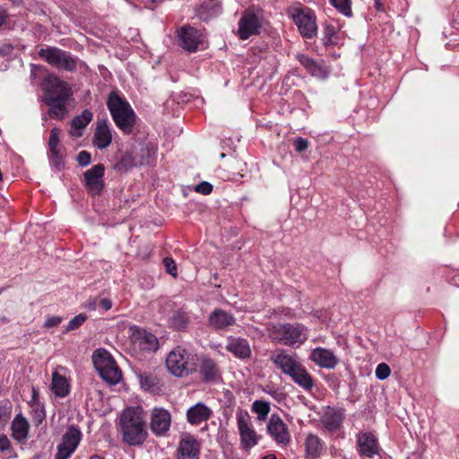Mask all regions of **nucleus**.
Listing matches in <instances>:
<instances>
[{
  "label": "nucleus",
  "mask_w": 459,
  "mask_h": 459,
  "mask_svg": "<svg viewBox=\"0 0 459 459\" xmlns=\"http://www.w3.org/2000/svg\"><path fill=\"white\" fill-rule=\"evenodd\" d=\"M33 402H39V393L34 387L32 388V397L30 402V405H31V403H33Z\"/></svg>",
  "instance_id": "obj_56"
},
{
  "label": "nucleus",
  "mask_w": 459,
  "mask_h": 459,
  "mask_svg": "<svg viewBox=\"0 0 459 459\" xmlns=\"http://www.w3.org/2000/svg\"><path fill=\"white\" fill-rule=\"evenodd\" d=\"M212 415V411L205 404L198 403L187 410L186 417L189 423L198 425L206 421Z\"/></svg>",
  "instance_id": "obj_25"
},
{
  "label": "nucleus",
  "mask_w": 459,
  "mask_h": 459,
  "mask_svg": "<svg viewBox=\"0 0 459 459\" xmlns=\"http://www.w3.org/2000/svg\"><path fill=\"white\" fill-rule=\"evenodd\" d=\"M88 316L85 314H79L71 319L65 330V333L78 329L86 320Z\"/></svg>",
  "instance_id": "obj_43"
},
{
  "label": "nucleus",
  "mask_w": 459,
  "mask_h": 459,
  "mask_svg": "<svg viewBox=\"0 0 459 459\" xmlns=\"http://www.w3.org/2000/svg\"><path fill=\"white\" fill-rule=\"evenodd\" d=\"M297 59L312 76L319 79H325L328 77L330 73L329 69L323 65L316 63L309 56L299 54L297 55Z\"/></svg>",
  "instance_id": "obj_24"
},
{
  "label": "nucleus",
  "mask_w": 459,
  "mask_h": 459,
  "mask_svg": "<svg viewBox=\"0 0 459 459\" xmlns=\"http://www.w3.org/2000/svg\"><path fill=\"white\" fill-rule=\"evenodd\" d=\"M134 167L138 166L134 159V154L130 151L126 152L120 157V159L114 165V169L120 173H125Z\"/></svg>",
  "instance_id": "obj_36"
},
{
  "label": "nucleus",
  "mask_w": 459,
  "mask_h": 459,
  "mask_svg": "<svg viewBox=\"0 0 459 459\" xmlns=\"http://www.w3.org/2000/svg\"><path fill=\"white\" fill-rule=\"evenodd\" d=\"M289 14L294 21L298 29H317L316 15L307 7H291Z\"/></svg>",
  "instance_id": "obj_15"
},
{
  "label": "nucleus",
  "mask_w": 459,
  "mask_h": 459,
  "mask_svg": "<svg viewBox=\"0 0 459 459\" xmlns=\"http://www.w3.org/2000/svg\"><path fill=\"white\" fill-rule=\"evenodd\" d=\"M180 29L185 30V29H192V28H191V27H189V26H183V27H181Z\"/></svg>",
  "instance_id": "obj_64"
},
{
  "label": "nucleus",
  "mask_w": 459,
  "mask_h": 459,
  "mask_svg": "<svg viewBox=\"0 0 459 459\" xmlns=\"http://www.w3.org/2000/svg\"><path fill=\"white\" fill-rule=\"evenodd\" d=\"M29 423L22 415L18 414L12 422L13 437L19 442H23L28 437Z\"/></svg>",
  "instance_id": "obj_30"
},
{
  "label": "nucleus",
  "mask_w": 459,
  "mask_h": 459,
  "mask_svg": "<svg viewBox=\"0 0 459 459\" xmlns=\"http://www.w3.org/2000/svg\"><path fill=\"white\" fill-rule=\"evenodd\" d=\"M39 56L57 69L71 72L74 71L77 67V59L66 51L57 48H41Z\"/></svg>",
  "instance_id": "obj_6"
},
{
  "label": "nucleus",
  "mask_w": 459,
  "mask_h": 459,
  "mask_svg": "<svg viewBox=\"0 0 459 459\" xmlns=\"http://www.w3.org/2000/svg\"><path fill=\"white\" fill-rule=\"evenodd\" d=\"M289 377L293 380L294 383L299 385L306 391H311L314 386V381L311 375L307 372L302 364L294 369V371H292Z\"/></svg>",
  "instance_id": "obj_26"
},
{
  "label": "nucleus",
  "mask_w": 459,
  "mask_h": 459,
  "mask_svg": "<svg viewBox=\"0 0 459 459\" xmlns=\"http://www.w3.org/2000/svg\"><path fill=\"white\" fill-rule=\"evenodd\" d=\"M357 444L359 453L361 455L372 458L375 455H378V443L374 434L370 432L359 433Z\"/></svg>",
  "instance_id": "obj_19"
},
{
  "label": "nucleus",
  "mask_w": 459,
  "mask_h": 459,
  "mask_svg": "<svg viewBox=\"0 0 459 459\" xmlns=\"http://www.w3.org/2000/svg\"><path fill=\"white\" fill-rule=\"evenodd\" d=\"M152 1V4H148V8L153 10L156 6L157 4L160 3L161 0H151Z\"/></svg>",
  "instance_id": "obj_59"
},
{
  "label": "nucleus",
  "mask_w": 459,
  "mask_h": 459,
  "mask_svg": "<svg viewBox=\"0 0 459 459\" xmlns=\"http://www.w3.org/2000/svg\"><path fill=\"white\" fill-rule=\"evenodd\" d=\"M294 146H295V150L296 152H302L304 151H306L308 147V141L305 138H302V137H298L295 141H294Z\"/></svg>",
  "instance_id": "obj_48"
},
{
  "label": "nucleus",
  "mask_w": 459,
  "mask_h": 459,
  "mask_svg": "<svg viewBox=\"0 0 459 459\" xmlns=\"http://www.w3.org/2000/svg\"><path fill=\"white\" fill-rule=\"evenodd\" d=\"M268 26L264 11L257 5L248 6L238 22V29H262Z\"/></svg>",
  "instance_id": "obj_11"
},
{
  "label": "nucleus",
  "mask_w": 459,
  "mask_h": 459,
  "mask_svg": "<svg viewBox=\"0 0 459 459\" xmlns=\"http://www.w3.org/2000/svg\"><path fill=\"white\" fill-rule=\"evenodd\" d=\"M143 409L139 406L126 408L120 417V431L123 440L129 446L142 445L147 438Z\"/></svg>",
  "instance_id": "obj_1"
},
{
  "label": "nucleus",
  "mask_w": 459,
  "mask_h": 459,
  "mask_svg": "<svg viewBox=\"0 0 459 459\" xmlns=\"http://www.w3.org/2000/svg\"><path fill=\"white\" fill-rule=\"evenodd\" d=\"M236 324L234 316L221 308H215L208 316V326L218 331Z\"/></svg>",
  "instance_id": "obj_20"
},
{
  "label": "nucleus",
  "mask_w": 459,
  "mask_h": 459,
  "mask_svg": "<svg viewBox=\"0 0 459 459\" xmlns=\"http://www.w3.org/2000/svg\"><path fill=\"white\" fill-rule=\"evenodd\" d=\"M11 448V442L6 435L0 433V452L4 453Z\"/></svg>",
  "instance_id": "obj_49"
},
{
  "label": "nucleus",
  "mask_w": 459,
  "mask_h": 459,
  "mask_svg": "<svg viewBox=\"0 0 459 459\" xmlns=\"http://www.w3.org/2000/svg\"><path fill=\"white\" fill-rule=\"evenodd\" d=\"M82 437L80 429L70 425L62 437V442L57 446L55 459H68L78 447Z\"/></svg>",
  "instance_id": "obj_8"
},
{
  "label": "nucleus",
  "mask_w": 459,
  "mask_h": 459,
  "mask_svg": "<svg viewBox=\"0 0 459 459\" xmlns=\"http://www.w3.org/2000/svg\"><path fill=\"white\" fill-rule=\"evenodd\" d=\"M226 348L229 351L240 359H247L251 355V349L246 339L231 338L229 340Z\"/></svg>",
  "instance_id": "obj_27"
},
{
  "label": "nucleus",
  "mask_w": 459,
  "mask_h": 459,
  "mask_svg": "<svg viewBox=\"0 0 459 459\" xmlns=\"http://www.w3.org/2000/svg\"><path fill=\"white\" fill-rule=\"evenodd\" d=\"M196 355L186 352L181 347L171 351L166 359L168 369L176 377L187 376L197 368Z\"/></svg>",
  "instance_id": "obj_4"
},
{
  "label": "nucleus",
  "mask_w": 459,
  "mask_h": 459,
  "mask_svg": "<svg viewBox=\"0 0 459 459\" xmlns=\"http://www.w3.org/2000/svg\"><path fill=\"white\" fill-rule=\"evenodd\" d=\"M252 410L257 413L259 420H264L270 412V404L267 402L256 400L252 404Z\"/></svg>",
  "instance_id": "obj_40"
},
{
  "label": "nucleus",
  "mask_w": 459,
  "mask_h": 459,
  "mask_svg": "<svg viewBox=\"0 0 459 459\" xmlns=\"http://www.w3.org/2000/svg\"><path fill=\"white\" fill-rule=\"evenodd\" d=\"M250 416L247 411L239 410L237 412L238 429L240 435L241 446L249 450L257 444L258 437L255 431L250 427Z\"/></svg>",
  "instance_id": "obj_9"
},
{
  "label": "nucleus",
  "mask_w": 459,
  "mask_h": 459,
  "mask_svg": "<svg viewBox=\"0 0 459 459\" xmlns=\"http://www.w3.org/2000/svg\"><path fill=\"white\" fill-rule=\"evenodd\" d=\"M42 87L45 92L44 100L48 101L69 100L73 94L68 83L54 74H49L44 79Z\"/></svg>",
  "instance_id": "obj_7"
},
{
  "label": "nucleus",
  "mask_w": 459,
  "mask_h": 459,
  "mask_svg": "<svg viewBox=\"0 0 459 459\" xmlns=\"http://www.w3.org/2000/svg\"><path fill=\"white\" fill-rule=\"evenodd\" d=\"M163 264L166 268V272L172 275L173 277H177L178 269L175 261L171 257H165L163 259Z\"/></svg>",
  "instance_id": "obj_45"
},
{
  "label": "nucleus",
  "mask_w": 459,
  "mask_h": 459,
  "mask_svg": "<svg viewBox=\"0 0 459 459\" xmlns=\"http://www.w3.org/2000/svg\"><path fill=\"white\" fill-rule=\"evenodd\" d=\"M310 359L320 368H334L339 363L333 351L324 348H316L310 354Z\"/></svg>",
  "instance_id": "obj_22"
},
{
  "label": "nucleus",
  "mask_w": 459,
  "mask_h": 459,
  "mask_svg": "<svg viewBox=\"0 0 459 459\" xmlns=\"http://www.w3.org/2000/svg\"><path fill=\"white\" fill-rule=\"evenodd\" d=\"M304 39H311L316 36L317 30H299Z\"/></svg>",
  "instance_id": "obj_55"
},
{
  "label": "nucleus",
  "mask_w": 459,
  "mask_h": 459,
  "mask_svg": "<svg viewBox=\"0 0 459 459\" xmlns=\"http://www.w3.org/2000/svg\"><path fill=\"white\" fill-rule=\"evenodd\" d=\"M271 360L283 374L289 376L301 362L296 356L289 354L285 350H278L271 356Z\"/></svg>",
  "instance_id": "obj_16"
},
{
  "label": "nucleus",
  "mask_w": 459,
  "mask_h": 459,
  "mask_svg": "<svg viewBox=\"0 0 459 459\" xmlns=\"http://www.w3.org/2000/svg\"><path fill=\"white\" fill-rule=\"evenodd\" d=\"M267 331L273 342L287 346L304 343L307 339V328L300 324H270Z\"/></svg>",
  "instance_id": "obj_3"
},
{
  "label": "nucleus",
  "mask_w": 459,
  "mask_h": 459,
  "mask_svg": "<svg viewBox=\"0 0 459 459\" xmlns=\"http://www.w3.org/2000/svg\"><path fill=\"white\" fill-rule=\"evenodd\" d=\"M92 117L93 114L89 109H84L82 114L74 117L71 121V135L74 137L82 136V134L81 130L89 125V123L92 120Z\"/></svg>",
  "instance_id": "obj_29"
},
{
  "label": "nucleus",
  "mask_w": 459,
  "mask_h": 459,
  "mask_svg": "<svg viewBox=\"0 0 459 459\" xmlns=\"http://www.w3.org/2000/svg\"><path fill=\"white\" fill-rule=\"evenodd\" d=\"M200 444L197 439L191 436H185L179 442L178 447V459H199Z\"/></svg>",
  "instance_id": "obj_18"
},
{
  "label": "nucleus",
  "mask_w": 459,
  "mask_h": 459,
  "mask_svg": "<svg viewBox=\"0 0 459 459\" xmlns=\"http://www.w3.org/2000/svg\"><path fill=\"white\" fill-rule=\"evenodd\" d=\"M131 152L137 166H144L151 164L156 150L150 143H139Z\"/></svg>",
  "instance_id": "obj_23"
},
{
  "label": "nucleus",
  "mask_w": 459,
  "mask_h": 459,
  "mask_svg": "<svg viewBox=\"0 0 459 459\" xmlns=\"http://www.w3.org/2000/svg\"><path fill=\"white\" fill-rule=\"evenodd\" d=\"M12 411V403L9 400L0 401V425L5 424L10 417Z\"/></svg>",
  "instance_id": "obj_41"
},
{
  "label": "nucleus",
  "mask_w": 459,
  "mask_h": 459,
  "mask_svg": "<svg viewBox=\"0 0 459 459\" xmlns=\"http://www.w3.org/2000/svg\"><path fill=\"white\" fill-rule=\"evenodd\" d=\"M99 306L105 311L112 307V301L109 299L103 298L100 300Z\"/></svg>",
  "instance_id": "obj_54"
},
{
  "label": "nucleus",
  "mask_w": 459,
  "mask_h": 459,
  "mask_svg": "<svg viewBox=\"0 0 459 459\" xmlns=\"http://www.w3.org/2000/svg\"><path fill=\"white\" fill-rule=\"evenodd\" d=\"M92 362L101 378L110 385H116L122 378V372L114 359L105 350L95 351Z\"/></svg>",
  "instance_id": "obj_5"
},
{
  "label": "nucleus",
  "mask_w": 459,
  "mask_h": 459,
  "mask_svg": "<svg viewBox=\"0 0 459 459\" xmlns=\"http://www.w3.org/2000/svg\"><path fill=\"white\" fill-rule=\"evenodd\" d=\"M90 308L95 309V308H96V306H95L94 304H91V305H90Z\"/></svg>",
  "instance_id": "obj_63"
},
{
  "label": "nucleus",
  "mask_w": 459,
  "mask_h": 459,
  "mask_svg": "<svg viewBox=\"0 0 459 459\" xmlns=\"http://www.w3.org/2000/svg\"><path fill=\"white\" fill-rule=\"evenodd\" d=\"M60 130L56 127H54L50 131V136L48 140V147H49V162L50 164L58 171H61L65 169V150L60 144L59 139Z\"/></svg>",
  "instance_id": "obj_12"
},
{
  "label": "nucleus",
  "mask_w": 459,
  "mask_h": 459,
  "mask_svg": "<svg viewBox=\"0 0 459 459\" xmlns=\"http://www.w3.org/2000/svg\"><path fill=\"white\" fill-rule=\"evenodd\" d=\"M51 389L56 396L65 397L69 393V385L65 377L57 372L52 375Z\"/></svg>",
  "instance_id": "obj_33"
},
{
  "label": "nucleus",
  "mask_w": 459,
  "mask_h": 459,
  "mask_svg": "<svg viewBox=\"0 0 459 459\" xmlns=\"http://www.w3.org/2000/svg\"><path fill=\"white\" fill-rule=\"evenodd\" d=\"M343 418V410L328 409L322 422L327 429L335 430L341 427Z\"/></svg>",
  "instance_id": "obj_31"
},
{
  "label": "nucleus",
  "mask_w": 459,
  "mask_h": 459,
  "mask_svg": "<svg viewBox=\"0 0 459 459\" xmlns=\"http://www.w3.org/2000/svg\"><path fill=\"white\" fill-rule=\"evenodd\" d=\"M305 446L307 454L315 458L321 454L323 443L317 436L309 434L306 438Z\"/></svg>",
  "instance_id": "obj_35"
},
{
  "label": "nucleus",
  "mask_w": 459,
  "mask_h": 459,
  "mask_svg": "<svg viewBox=\"0 0 459 459\" xmlns=\"http://www.w3.org/2000/svg\"><path fill=\"white\" fill-rule=\"evenodd\" d=\"M195 15L199 20H202L204 22H208L210 19L208 10L204 6H200L195 10Z\"/></svg>",
  "instance_id": "obj_50"
},
{
  "label": "nucleus",
  "mask_w": 459,
  "mask_h": 459,
  "mask_svg": "<svg viewBox=\"0 0 459 459\" xmlns=\"http://www.w3.org/2000/svg\"><path fill=\"white\" fill-rule=\"evenodd\" d=\"M90 459H104L103 457H101L100 455H93L90 457Z\"/></svg>",
  "instance_id": "obj_60"
},
{
  "label": "nucleus",
  "mask_w": 459,
  "mask_h": 459,
  "mask_svg": "<svg viewBox=\"0 0 459 459\" xmlns=\"http://www.w3.org/2000/svg\"><path fill=\"white\" fill-rule=\"evenodd\" d=\"M212 185L209 182H206V181H203L201 182L200 184H198L196 186H195V191L200 193V194H203V195H209L212 193Z\"/></svg>",
  "instance_id": "obj_47"
},
{
  "label": "nucleus",
  "mask_w": 459,
  "mask_h": 459,
  "mask_svg": "<svg viewBox=\"0 0 459 459\" xmlns=\"http://www.w3.org/2000/svg\"><path fill=\"white\" fill-rule=\"evenodd\" d=\"M6 19V13L4 9L0 7V26H2Z\"/></svg>",
  "instance_id": "obj_57"
},
{
  "label": "nucleus",
  "mask_w": 459,
  "mask_h": 459,
  "mask_svg": "<svg viewBox=\"0 0 459 459\" xmlns=\"http://www.w3.org/2000/svg\"><path fill=\"white\" fill-rule=\"evenodd\" d=\"M200 377L203 381L209 382L215 379L218 375L216 363L211 359H204L200 364Z\"/></svg>",
  "instance_id": "obj_32"
},
{
  "label": "nucleus",
  "mask_w": 459,
  "mask_h": 459,
  "mask_svg": "<svg viewBox=\"0 0 459 459\" xmlns=\"http://www.w3.org/2000/svg\"><path fill=\"white\" fill-rule=\"evenodd\" d=\"M336 39H337L336 31L330 30V33H328V35H326L324 38V44L325 45H333L336 43Z\"/></svg>",
  "instance_id": "obj_52"
},
{
  "label": "nucleus",
  "mask_w": 459,
  "mask_h": 459,
  "mask_svg": "<svg viewBox=\"0 0 459 459\" xmlns=\"http://www.w3.org/2000/svg\"><path fill=\"white\" fill-rule=\"evenodd\" d=\"M134 338L139 347L143 351H154L159 347L157 337L145 330H137Z\"/></svg>",
  "instance_id": "obj_28"
},
{
  "label": "nucleus",
  "mask_w": 459,
  "mask_h": 459,
  "mask_svg": "<svg viewBox=\"0 0 459 459\" xmlns=\"http://www.w3.org/2000/svg\"><path fill=\"white\" fill-rule=\"evenodd\" d=\"M12 48H13L10 45L4 46L2 48H0V53L2 55H7L11 52Z\"/></svg>",
  "instance_id": "obj_58"
},
{
  "label": "nucleus",
  "mask_w": 459,
  "mask_h": 459,
  "mask_svg": "<svg viewBox=\"0 0 459 459\" xmlns=\"http://www.w3.org/2000/svg\"><path fill=\"white\" fill-rule=\"evenodd\" d=\"M76 160L82 167L88 166L91 162V155L87 151H81L77 155Z\"/></svg>",
  "instance_id": "obj_46"
},
{
  "label": "nucleus",
  "mask_w": 459,
  "mask_h": 459,
  "mask_svg": "<svg viewBox=\"0 0 459 459\" xmlns=\"http://www.w3.org/2000/svg\"><path fill=\"white\" fill-rule=\"evenodd\" d=\"M267 431L278 445L288 446L290 442V434L287 425L277 415L273 414L267 424Z\"/></svg>",
  "instance_id": "obj_13"
},
{
  "label": "nucleus",
  "mask_w": 459,
  "mask_h": 459,
  "mask_svg": "<svg viewBox=\"0 0 459 459\" xmlns=\"http://www.w3.org/2000/svg\"><path fill=\"white\" fill-rule=\"evenodd\" d=\"M141 386L147 391H155L159 387V378L151 373H142L139 375Z\"/></svg>",
  "instance_id": "obj_38"
},
{
  "label": "nucleus",
  "mask_w": 459,
  "mask_h": 459,
  "mask_svg": "<svg viewBox=\"0 0 459 459\" xmlns=\"http://www.w3.org/2000/svg\"><path fill=\"white\" fill-rule=\"evenodd\" d=\"M381 5L382 4H381L380 1L379 0H376V7H377V10H380Z\"/></svg>",
  "instance_id": "obj_61"
},
{
  "label": "nucleus",
  "mask_w": 459,
  "mask_h": 459,
  "mask_svg": "<svg viewBox=\"0 0 459 459\" xmlns=\"http://www.w3.org/2000/svg\"><path fill=\"white\" fill-rule=\"evenodd\" d=\"M189 322L188 315L183 311H177L169 319L170 327L177 331L186 330Z\"/></svg>",
  "instance_id": "obj_37"
},
{
  "label": "nucleus",
  "mask_w": 459,
  "mask_h": 459,
  "mask_svg": "<svg viewBox=\"0 0 459 459\" xmlns=\"http://www.w3.org/2000/svg\"><path fill=\"white\" fill-rule=\"evenodd\" d=\"M330 3L342 13L346 16L351 15L350 0H330Z\"/></svg>",
  "instance_id": "obj_42"
},
{
  "label": "nucleus",
  "mask_w": 459,
  "mask_h": 459,
  "mask_svg": "<svg viewBox=\"0 0 459 459\" xmlns=\"http://www.w3.org/2000/svg\"><path fill=\"white\" fill-rule=\"evenodd\" d=\"M179 46L188 52H195L204 44V36L200 30H177Z\"/></svg>",
  "instance_id": "obj_17"
},
{
  "label": "nucleus",
  "mask_w": 459,
  "mask_h": 459,
  "mask_svg": "<svg viewBox=\"0 0 459 459\" xmlns=\"http://www.w3.org/2000/svg\"><path fill=\"white\" fill-rule=\"evenodd\" d=\"M68 100H57L53 101H48V100H44V102L47 106L49 107L48 114L51 117L54 118H63L67 112L66 104Z\"/></svg>",
  "instance_id": "obj_34"
},
{
  "label": "nucleus",
  "mask_w": 459,
  "mask_h": 459,
  "mask_svg": "<svg viewBox=\"0 0 459 459\" xmlns=\"http://www.w3.org/2000/svg\"><path fill=\"white\" fill-rule=\"evenodd\" d=\"M259 30H237L238 38L242 40L249 39L252 35L257 34Z\"/></svg>",
  "instance_id": "obj_53"
},
{
  "label": "nucleus",
  "mask_w": 459,
  "mask_h": 459,
  "mask_svg": "<svg viewBox=\"0 0 459 459\" xmlns=\"http://www.w3.org/2000/svg\"><path fill=\"white\" fill-rule=\"evenodd\" d=\"M62 322V318L60 316H49L47 318L44 326L47 328L57 326Z\"/></svg>",
  "instance_id": "obj_51"
},
{
  "label": "nucleus",
  "mask_w": 459,
  "mask_h": 459,
  "mask_svg": "<svg viewBox=\"0 0 459 459\" xmlns=\"http://www.w3.org/2000/svg\"><path fill=\"white\" fill-rule=\"evenodd\" d=\"M105 167L98 163L83 173L82 182L91 195H100L105 187Z\"/></svg>",
  "instance_id": "obj_10"
},
{
  "label": "nucleus",
  "mask_w": 459,
  "mask_h": 459,
  "mask_svg": "<svg viewBox=\"0 0 459 459\" xmlns=\"http://www.w3.org/2000/svg\"><path fill=\"white\" fill-rule=\"evenodd\" d=\"M111 142L112 134L107 120L98 119L92 140L93 145L103 150L108 147Z\"/></svg>",
  "instance_id": "obj_21"
},
{
  "label": "nucleus",
  "mask_w": 459,
  "mask_h": 459,
  "mask_svg": "<svg viewBox=\"0 0 459 459\" xmlns=\"http://www.w3.org/2000/svg\"><path fill=\"white\" fill-rule=\"evenodd\" d=\"M107 106L116 126L124 134H130L135 124V114L130 104L117 92L111 91L108 97Z\"/></svg>",
  "instance_id": "obj_2"
},
{
  "label": "nucleus",
  "mask_w": 459,
  "mask_h": 459,
  "mask_svg": "<svg viewBox=\"0 0 459 459\" xmlns=\"http://www.w3.org/2000/svg\"><path fill=\"white\" fill-rule=\"evenodd\" d=\"M31 408V419L36 426L40 425L46 419V413L43 404L39 402H33L30 405Z\"/></svg>",
  "instance_id": "obj_39"
},
{
  "label": "nucleus",
  "mask_w": 459,
  "mask_h": 459,
  "mask_svg": "<svg viewBox=\"0 0 459 459\" xmlns=\"http://www.w3.org/2000/svg\"><path fill=\"white\" fill-rule=\"evenodd\" d=\"M263 459H276L275 455L264 456Z\"/></svg>",
  "instance_id": "obj_62"
},
{
  "label": "nucleus",
  "mask_w": 459,
  "mask_h": 459,
  "mask_svg": "<svg viewBox=\"0 0 459 459\" xmlns=\"http://www.w3.org/2000/svg\"><path fill=\"white\" fill-rule=\"evenodd\" d=\"M391 374L389 366L385 363H380L376 369V377L379 380L386 379Z\"/></svg>",
  "instance_id": "obj_44"
},
{
  "label": "nucleus",
  "mask_w": 459,
  "mask_h": 459,
  "mask_svg": "<svg viewBox=\"0 0 459 459\" xmlns=\"http://www.w3.org/2000/svg\"><path fill=\"white\" fill-rule=\"evenodd\" d=\"M171 415L163 408H154L152 411L150 428L156 436H164L169 429Z\"/></svg>",
  "instance_id": "obj_14"
}]
</instances>
